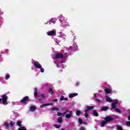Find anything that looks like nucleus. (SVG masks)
I'll return each mask as SVG.
<instances>
[{
    "mask_svg": "<svg viewBox=\"0 0 130 130\" xmlns=\"http://www.w3.org/2000/svg\"><path fill=\"white\" fill-rule=\"evenodd\" d=\"M63 116L65 115L66 118H71L73 116V111L67 110L66 112L63 113Z\"/></svg>",
    "mask_w": 130,
    "mask_h": 130,
    "instance_id": "obj_1",
    "label": "nucleus"
},
{
    "mask_svg": "<svg viewBox=\"0 0 130 130\" xmlns=\"http://www.w3.org/2000/svg\"><path fill=\"white\" fill-rule=\"evenodd\" d=\"M1 98L3 101V104L4 105H8V96L6 94H3L1 95Z\"/></svg>",
    "mask_w": 130,
    "mask_h": 130,
    "instance_id": "obj_2",
    "label": "nucleus"
},
{
    "mask_svg": "<svg viewBox=\"0 0 130 130\" xmlns=\"http://www.w3.org/2000/svg\"><path fill=\"white\" fill-rule=\"evenodd\" d=\"M93 108H94V107L93 106H88L87 107V109L85 110V114H84V116L86 118H87V117H88V111H89V110H91V109H93Z\"/></svg>",
    "mask_w": 130,
    "mask_h": 130,
    "instance_id": "obj_3",
    "label": "nucleus"
},
{
    "mask_svg": "<svg viewBox=\"0 0 130 130\" xmlns=\"http://www.w3.org/2000/svg\"><path fill=\"white\" fill-rule=\"evenodd\" d=\"M29 100V96H26L23 98L22 100H20V102L23 104H28L27 101Z\"/></svg>",
    "mask_w": 130,
    "mask_h": 130,
    "instance_id": "obj_4",
    "label": "nucleus"
},
{
    "mask_svg": "<svg viewBox=\"0 0 130 130\" xmlns=\"http://www.w3.org/2000/svg\"><path fill=\"white\" fill-rule=\"evenodd\" d=\"M105 120L106 121L107 123L108 122H111V121H113V118L110 117L109 116H107L104 118Z\"/></svg>",
    "mask_w": 130,
    "mask_h": 130,
    "instance_id": "obj_5",
    "label": "nucleus"
},
{
    "mask_svg": "<svg viewBox=\"0 0 130 130\" xmlns=\"http://www.w3.org/2000/svg\"><path fill=\"white\" fill-rule=\"evenodd\" d=\"M113 102L112 104V108L113 109H115L116 108V105L118 104V101L117 100H114L113 101Z\"/></svg>",
    "mask_w": 130,
    "mask_h": 130,
    "instance_id": "obj_6",
    "label": "nucleus"
},
{
    "mask_svg": "<svg viewBox=\"0 0 130 130\" xmlns=\"http://www.w3.org/2000/svg\"><path fill=\"white\" fill-rule=\"evenodd\" d=\"M56 34V32L54 30H51L47 32V35H48V36H54Z\"/></svg>",
    "mask_w": 130,
    "mask_h": 130,
    "instance_id": "obj_7",
    "label": "nucleus"
},
{
    "mask_svg": "<svg viewBox=\"0 0 130 130\" xmlns=\"http://www.w3.org/2000/svg\"><path fill=\"white\" fill-rule=\"evenodd\" d=\"M55 58L58 59V58H63V54L61 53H58L56 54Z\"/></svg>",
    "mask_w": 130,
    "mask_h": 130,
    "instance_id": "obj_8",
    "label": "nucleus"
},
{
    "mask_svg": "<svg viewBox=\"0 0 130 130\" xmlns=\"http://www.w3.org/2000/svg\"><path fill=\"white\" fill-rule=\"evenodd\" d=\"M34 66L37 69H41V67H42L41 64L40 63H39V62H38V61H35L34 62Z\"/></svg>",
    "mask_w": 130,
    "mask_h": 130,
    "instance_id": "obj_9",
    "label": "nucleus"
},
{
    "mask_svg": "<svg viewBox=\"0 0 130 130\" xmlns=\"http://www.w3.org/2000/svg\"><path fill=\"white\" fill-rule=\"evenodd\" d=\"M105 100H106L107 101V102H113V100H111V99H110V98L107 95H106L105 97Z\"/></svg>",
    "mask_w": 130,
    "mask_h": 130,
    "instance_id": "obj_10",
    "label": "nucleus"
},
{
    "mask_svg": "<svg viewBox=\"0 0 130 130\" xmlns=\"http://www.w3.org/2000/svg\"><path fill=\"white\" fill-rule=\"evenodd\" d=\"M105 92H106L107 94H111V93H112V90L108 88H106L105 89Z\"/></svg>",
    "mask_w": 130,
    "mask_h": 130,
    "instance_id": "obj_11",
    "label": "nucleus"
},
{
    "mask_svg": "<svg viewBox=\"0 0 130 130\" xmlns=\"http://www.w3.org/2000/svg\"><path fill=\"white\" fill-rule=\"evenodd\" d=\"M34 96L35 98L38 96V88H37L34 89Z\"/></svg>",
    "mask_w": 130,
    "mask_h": 130,
    "instance_id": "obj_12",
    "label": "nucleus"
},
{
    "mask_svg": "<svg viewBox=\"0 0 130 130\" xmlns=\"http://www.w3.org/2000/svg\"><path fill=\"white\" fill-rule=\"evenodd\" d=\"M36 109H37V108L34 105H31L30 107V111L31 112H34V111H35Z\"/></svg>",
    "mask_w": 130,
    "mask_h": 130,
    "instance_id": "obj_13",
    "label": "nucleus"
},
{
    "mask_svg": "<svg viewBox=\"0 0 130 130\" xmlns=\"http://www.w3.org/2000/svg\"><path fill=\"white\" fill-rule=\"evenodd\" d=\"M76 96H78V93H73L70 94L69 95V98H74V97H76Z\"/></svg>",
    "mask_w": 130,
    "mask_h": 130,
    "instance_id": "obj_14",
    "label": "nucleus"
},
{
    "mask_svg": "<svg viewBox=\"0 0 130 130\" xmlns=\"http://www.w3.org/2000/svg\"><path fill=\"white\" fill-rule=\"evenodd\" d=\"M109 109V107H108L107 106H103L101 108V111H106L108 110Z\"/></svg>",
    "mask_w": 130,
    "mask_h": 130,
    "instance_id": "obj_15",
    "label": "nucleus"
},
{
    "mask_svg": "<svg viewBox=\"0 0 130 130\" xmlns=\"http://www.w3.org/2000/svg\"><path fill=\"white\" fill-rule=\"evenodd\" d=\"M60 100L61 101H63V100L64 101H68V100H69V99H68V98H64V96L63 95H62L60 98Z\"/></svg>",
    "mask_w": 130,
    "mask_h": 130,
    "instance_id": "obj_16",
    "label": "nucleus"
},
{
    "mask_svg": "<svg viewBox=\"0 0 130 130\" xmlns=\"http://www.w3.org/2000/svg\"><path fill=\"white\" fill-rule=\"evenodd\" d=\"M107 122L105 120H102L101 121V126L102 127H104L105 126V124H106Z\"/></svg>",
    "mask_w": 130,
    "mask_h": 130,
    "instance_id": "obj_17",
    "label": "nucleus"
},
{
    "mask_svg": "<svg viewBox=\"0 0 130 130\" xmlns=\"http://www.w3.org/2000/svg\"><path fill=\"white\" fill-rule=\"evenodd\" d=\"M62 122V117H59L57 118V123H61Z\"/></svg>",
    "mask_w": 130,
    "mask_h": 130,
    "instance_id": "obj_18",
    "label": "nucleus"
},
{
    "mask_svg": "<svg viewBox=\"0 0 130 130\" xmlns=\"http://www.w3.org/2000/svg\"><path fill=\"white\" fill-rule=\"evenodd\" d=\"M78 123H79V124H85V122H83V119L81 118H79L78 119Z\"/></svg>",
    "mask_w": 130,
    "mask_h": 130,
    "instance_id": "obj_19",
    "label": "nucleus"
},
{
    "mask_svg": "<svg viewBox=\"0 0 130 130\" xmlns=\"http://www.w3.org/2000/svg\"><path fill=\"white\" fill-rule=\"evenodd\" d=\"M49 93L51 95H53L54 94V91H53V89L52 88H49Z\"/></svg>",
    "mask_w": 130,
    "mask_h": 130,
    "instance_id": "obj_20",
    "label": "nucleus"
},
{
    "mask_svg": "<svg viewBox=\"0 0 130 130\" xmlns=\"http://www.w3.org/2000/svg\"><path fill=\"white\" fill-rule=\"evenodd\" d=\"M93 114L94 116H99V114H98V113L97 112V111H96L95 110L93 111Z\"/></svg>",
    "mask_w": 130,
    "mask_h": 130,
    "instance_id": "obj_21",
    "label": "nucleus"
},
{
    "mask_svg": "<svg viewBox=\"0 0 130 130\" xmlns=\"http://www.w3.org/2000/svg\"><path fill=\"white\" fill-rule=\"evenodd\" d=\"M76 114L77 115V116H79V115H81V114H82V112H81L80 110H77L76 111Z\"/></svg>",
    "mask_w": 130,
    "mask_h": 130,
    "instance_id": "obj_22",
    "label": "nucleus"
},
{
    "mask_svg": "<svg viewBox=\"0 0 130 130\" xmlns=\"http://www.w3.org/2000/svg\"><path fill=\"white\" fill-rule=\"evenodd\" d=\"M17 125L20 127H22V122H21L20 121H18L17 122Z\"/></svg>",
    "mask_w": 130,
    "mask_h": 130,
    "instance_id": "obj_23",
    "label": "nucleus"
},
{
    "mask_svg": "<svg viewBox=\"0 0 130 130\" xmlns=\"http://www.w3.org/2000/svg\"><path fill=\"white\" fill-rule=\"evenodd\" d=\"M4 125L5 126L6 129H8V128H9V123H4Z\"/></svg>",
    "mask_w": 130,
    "mask_h": 130,
    "instance_id": "obj_24",
    "label": "nucleus"
},
{
    "mask_svg": "<svg viewBox=\"0 0 130 130\" xmlns=\"http://www.w3.org/2000/svg\"><path fill=\"white\" fill-rule=\"evenodd\" d=\"M17 130H27V129H26V127H25V126H22L19 127Z\"/></svg>",
    "mask_w": 130,
    "mask_h": 130,
    "instance_id": "obj_25",
    "label": "nucleus"
},
{
    "mask_svg": "<svg viewBox=\"0 0 130 130\" xmlns=\"http://www.w3.org/2000/svg\"><path fill=\"white\" fill-rule=\"evenodd\" d=\"M52 110H56V111H58L59 110V108L58 107H54V108H52L51 109Z\"/></svg>",
    "mask_w": 130,
    "mask_h": 130,
    "instance_id": "obj_26",
    "label": "nucleus"
},
{
    "mask_svg": "<svg viewBox=\"0 0 130 130\" xmlns=\"http://www.w3.org/2000/svg\"><path fill=\"white\" fill-rule=\"evenodd\" d=\"M54 126L56 128H59L60 127V126H61L60 125H57L56 124H54Z\"/></svg>",
    "mask_w": 130,
    "mask_h": 130,
    "instance_id": "obj_27",
    "label": "nucleus"
},
{
    "mask_svg": "<svg viewBox=\"0 0 130 130\" xmlns=\"http://www.w3.org/2000/svg\"><path fill=\"white\" fill-rule=\"evenodd\" d=\"M10 125L11 126H14V125H15V122H14L13 121H11L10 122Z\"/></svg>",
    "mask_w": 130,
    "mask_h": 130,
    "instance_id": "obj_28",
    "label": "nucleus"
},
{
    "mask_svg": "<svg viewBox=\"0 0 130 130\" xmlns=\"http://www.w3.org/2000/svg\"><path fill=\"white\" fill-rule=\"evenodd\" d=\"M94 101L97 102V103H100L101 101L99 99H94Z\"/></svg>",
    "mask_w": 130,
    "mask_h": 130,
    "instance_id": "obj_29",
    "label": "nucleus"
},
{
    "mask_svg": "<svg viewBox=\"0 0 130 130\" xmlns=\"http://www.w3.org/2000/svg\"><path fill=\"white\" fill-rule=\"evenodd\" d=\"M48 105L47 104H43L40 106L41 108H43L44 107H45V106H47Z\"/></svg>",
    "mask_w": 130,
    "mask_h": 130,
    "instance_id": "obj_30",
    "label": "nucleus"
},
{
    "mask_svg": "<svg viewBox=\"0 0 130 130\" xmlns=\"http://www.w3.org/2000/svg\"><path fill=\"white\" fill-rule=\"evenodd\" d=\"M6 80H9L10 79V75L7 74L5 77Z\"/></svg>",
    "mask_w": 130,
    "mask_h": 130,
    "instance_id": "obj_31",
    "label": "nucleus"
},
{
    "mask_svg": "<svg viewBox=\"0 0 130 130\" xmlns=\"http://www.w3.org/2000/svg\"><path fill=\"white\" fill-rule=\"evenodd\" d=\"M40 69V72L41 73H44V69L42 68V66L41 67V68Z\"/></svg>",
    "mask_w": 130,
    "mask_h": 130,
    "instance_id": "obj_32",
    "label": "nucleus"
},
{
    "mask_svg": "<svg viewBox=\"0 0 130 130\" xmlns=\"http://www.w3.org/2000/svg\"><path fill=\"white\" fill-rule=\"evenodd\" d=\"M117 129H118V130H122V127L120 126H118L117 127Z\"/></svg>",
    "mask_w": 130,
    "mask_h": 130,
    "instance_id": "obj_33",
    "label": "nucleus"
},
{
    "mask_svg": "<svg viewBox=\"0 0 130 130\" xmlns=\"http://www.w3.org/2000/svg\"><path fill=\"white\" fill-rule=\"evenodd\" d=\"M79 130H86V129H85V127L81 126V127H80V128Z\"/></svg>",
    "mask_w": 130,
    "mask_h": 130,
    "instance_id": "obj_34",
    "label": "nucleus"
},
{
    "mask_svg": "<svg viewBox=\"0 0 130 130\" xmlns=\"http://www.w3.org/2000/svg\"><path fill=\"white\" fill-rule=\"evenodd\" d=\"M40 96L42 98H43V99H45V95H44V94H41V95H40Z\"/></svg>",
    "mask_w": 130,
    "mask_h": 130,
    "instance_id": "obj_35",
    "label": "nucleus"
},
{
    "mask_svg": "<svg viewBox=\"0 0 130 130\" xmlns=\"http://www.w3.org/2000/svg\"><path fill=\"white\" fill-rule=\"evenodd\" d=\"M115 111H117V112H120V110L118 108H115Z\"/></svg>",
    "mask_w": 130,
    "mask_h": 130,
    "instance_id": "obj_36",
    "label": "nucleus"
},
{
    "mask_svg": "<svg viewBox=\"0 0 130 130\" xmlns=\"http://www.w3.org/2000/svg\"><path fill=\"white\" fill-rule=\"evenodd\" d=\"M126 125L128 126L130 125V121H127L126 122Z\"/></svg>",
    "mask_w": 130,
    "mask_h": 130,
    "instance_id": "obj_37",
    "label": "nucleus"
},
{
    "mask_svg": "<svg viewBox=\"0 0 130 130\" xmlns=\"http://www.w3.org/2000/svg\"><path fill=\"white\" fill-rule=\"evenodd\" d=\"M61 114H61V113H60V112H58L57 113V116H60V115H61Z\"/></svg>",
    "mask_w": 130,
    "mask_h": 130,
    "instance_id": "obj_38",
    "label": "nucleus"
},
{
    "mask_svg": "<svg viewBox=\"0 0 130 130\" xmlns=\"http://www.w3.org/2000/svg\"><path fill=\"white\" fill-rule=\"evenodd\" d=\"M57 101H58V100L57 99H55L52 101L53 102H57Z\"/></svg>",
    "mask_w": 130,
    "mask_h": 130,
    "instance_id": "obj_39",
    "label": "nucleus"
},
{
    "mask_svg": "<svg viewBox=\"0 0 130 130\" xmlns=\"http://www.w3.org/2000/svg\"><path fill=\"white\" fill-rule=\"evenodd\" d=\"M47 106H52L53 105V103H49V104H47Z\"/></svg>",
    "mask_w": 130,
    "mask_h": 130,
    "instance_id": "obj_40",
    "label": "nucleus"
},
{
    "mask_svg": "<svg viewBox=\"0 0 130 130\" xmlns=\"http://www.w3.org/2000/svg\"><path fill=\"white\" fill-rule=\"evenodd\" d=\"M93 97L94 98H95V99L97 98V94L96 93H94Z\"/></svg>",
    "mask_w": 130,
    "mask_h": 130,
    "instance_id": "obj_41",
    "label": "nucleus"
},
{
    "mask_svg": "<svg viewBox=\"0 0 130 130\" xmlns=\"http://www.w3.org/2000/svg\"><path fill=\"white\" fill-rule=\"evenodd\" d=\"M80 85V82H76L75 84V86H79Z\"/></svg>",
    "mask_w": 130,
    "mask_h": 130,
    "instance_id": "obj_42",
    "label": "nucleus"
},
{
    "mask_svg": "<svg viewBox=\"0 0 130 130\" xmlns=\"http://www.w3.org/2000/svg\"><path fill=\"white\" fill-rule=\"evenodd\" d=\"M37 100H38L39 101H41V99L40 98H37Z\"/></svg>",
    "mask_w": 130,
    "mask_h": 130,
    "instance_id": "obj_43",
    "label": "nucleus"
},
{
    "mask_svg": "<svg viewBox=\"0 0 130 130\" xmlns=\"http://www.w3.org/2000/svg\"><path fill=\"white\" fill-rule=\"evenodd\" d=\"M128 120H129V121H130V115H129V116L128 117Z\"/></svg>",
    "mask_w": 130,
    "mask_h": 130,
    "instance_id": "obj_44",
    "label": "nucleus"
},
{
    "mask_svg": "<svg viewBox=\"0 0 130 130\" xmlns=\"http://www.w3.org/2000/svg\"><path fill=\"white\" fill-rule=\"evenodd\" d=\"M2 99L1 98H0V103H1V102H2Z\"/></svg>",
    "mask_w": 130,
    "mask_h": 130,
    "instance_id": "obj_45",
    "label": "nucleus"
}]
</instances>
